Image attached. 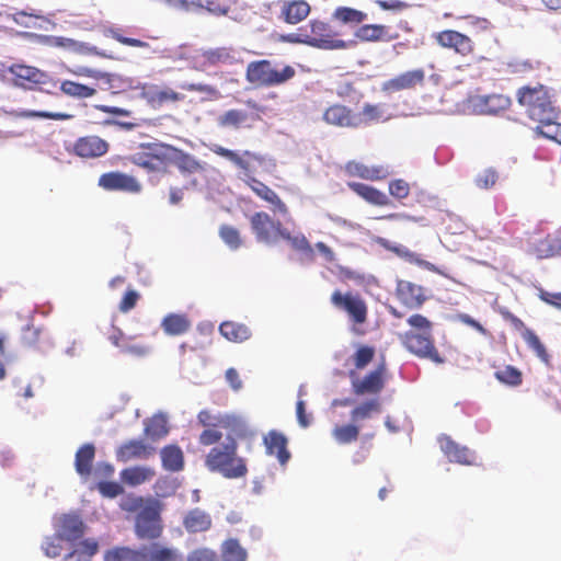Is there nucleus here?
<instances>
[{
  "instance_id": "f257e3e1",
  "label": "nucleus",
  "mask_w": 561,
  "mask_h": 561,
  "mask_svg": "<svg viewBox=\"0 0 561 561\" xmlns=\"http://www.w3.org/2000/svg\"><path fill=\"white\" fill-rule=\"evenodd\" d=\"M119 508L129 514L136 513L134 531L139 540L154 541L162 536L163 504L159 500L128 493L121 499Z\"/></svg>"
},
{
  "instance_id": "f03ea898",
  "label": "nucleus",
  "mask_w": 561,
  "mask_h": 561,
  "mask_svg": "<svg viewBox=\"0 0 561 561\" xmlns=\"http://www.w3.org/2000/svg\"><path fill=\"white\" fill-rule=\"evenodd\" d=\"M409 330L399 334L401 344L419 358L430 359L435 364L445 363L439 354L433 336V323L420 313H413L407 319Z\"/></svg>"
},
{
  "instance_id": "7ed1b4c3",
  "label": "nucleus",
  "mask_w": 561,
  "mask_h": 561,
  "mask_svg": "<svg viewBox=\"0 0 561 561\" xmlns=\"http://www.w3.org/2000/svg\"><path fill=\"white\" fill-rule=\"evenodd\" d=\"M205 466L210 472L220 473L226 479H240L248 474L247 461L238 455V442L230 435L225 443L209 449Z\"/></svg>"
},
{
  "instance_id": "20e7f679",
  "label": "nucleus",
  "mask_w": 561,
  "mask_h": 561,
  "mask_svg": "<svg viewBox=\"0 0 561 561\" xmlns=\"http://www.w3.org/2000/svg\"><path fill=\"white\" fill-rule=\"evenodd\" d=\"M516 98L528 117L537 123L558 117L549 89L543 84L524 85L517 90Z\"/></svg>"
},
{
  "instance_id": "39448f33",
  "label": "nucleus",
  "mask_w": 561,
  "mask_h": 561,
  "mask_svg": "<svg viewBox=\"0 0 561 561\" xmlns=\"http://www.w3.org/2000/svg\"><path fill=\"white\" fill-rule=\"evenodd\" d=\"M295 76L296 70L293 66L277 64L270 59L251 61L245 69V79L254 87H278Z\"/></svg>"
},
{
  "instance_id": "423d86ee",
  "label": "nucleus",
  "mask_w": 561,
  "mask_h": 561,
  "mask_svg": "<svg viewBox=\"0 0 561 561\" xmlns=\"http://www.w3.org/2000/svg\"><path fill=\"white\" fill-rule=\"evenodd\" d=\"M172 153V145L147 142L139 146V151L130 157V161L147 172H168Z\"/></svg>"
},
{
  "instance_id": "0eeeda50",
  "label": "nucleus",
  "mask_w": 561,
  "mask_h": 561,
  "mask_svg": "<svg viewBox=\"0 0 561 561\" xmlns=\"http://www.w3.org/2000/svg\"><path fill=\"white\" fill-rule=\"evenodd\" d=\"M307 27V45L323 50H344L356 45V41H344L332 26L320 20H311Z\"/></svg>"
},
{
  "instance_id": "6e6552de",
  "label": "nucleus",
  "mask_w": 561,
  "mask_h": 561,
  "mask_svg": "<svg viewBox=\"0 0 561 561\" xmlns=\"http://www.w3.org/2000/svg\"><path fill=\"white\" fill-rule=\"evenodd\" d=\"M330 301L337 311L346 314L354 330L367 322L368 306L366 300L358 293H343L340 289H335L330 297Z\"/></svg>"
},
{
  "instance_id": "1a4fd4ad",
  "label": "nucleus",
  "mask_w": 561,
  "mask_h": 561,
  "mask_svg": "<svg viewBox=\"0 0 561 561\" xmlns=\"http://www.w3.org/2000/svg\"><path fill=\"white\" fill-rule=\"evenodd\" d=\"M5 71L11 75V83L23 90H42L44 85L53 82L46 71L22 62L12 64Z\"/></svg>"
},
{
  "instance_id": "9d476101",
  "label": "nucleus",
  "mask_w": 561,
  "mask_h": 561,
  "mask_svg": "<svg viewBox=\"0 0 561 561\" xmlns=\"http://www.w3.org/2000/svg\"><path fill=\"white\" fill-rule=\"evenodd\" d=\"M352 391L357 397L379 394L388 379V368L382 359L375 369L359 377L355 371H350Z\"/></svg>"
},
{
  "instance_id": "9b49d317",
  "label": "nucleus",
  "mask_w": 561,
  "mask_h": 561,
  "mask_svg": "<svg viewBox=\"0 0 561 561\" xmlns=\"http://www.w3.org/2000/svg\"><path fill=\"white\" fill-rule=\"evenodd\" d=\"M250 226L256 241L268 245L276 243L285 229L279 220L273 219L265 211L254 213Z\"/></svg>"
},
{
  "instance_id": "f8f14e48",
  "label": "nucleus",
  "mask_w": 561,
  "mask_h": 561,
  "mask_svg": "<svg viewBox=\"0 0 561 561\" xmlns=\"http://www.w3.org/2000/svg\"><path fill=\"white\" fill-rule=\"evenodd\" d=\"M436 44L448 50H453L460 57H470L476 51V44L471 37L456 30H444L433 34Z\"/></svg>"
},
{
  "instance_id": "ddd939ff",
  "label": "nucleus",
  "mask_w": 561,
  "mask_h": 561,
  "mask_svg": "<svg viewBox=\"0 0 561 561\" xmlns=\"http://www.w3.org/2000/svg\"><path fill=\"white\" fill-rule=\"evenodd\" d=\"M137 89L140 90V98L154 110H159L169 103L184 102L185 95L172 88H160L154 83H139Z\"/></svg>"
},
{
  "instance_id": "4468645a",
  "label": "nucleus",
  "mask_w": 561,
  "mask_h": 561,
  "mask_svg": "<svg viewBox=\"0 0 561 561\" xmlns=\"http://www.w3.org/2000/svg\"><path fill=\"white\" fill-rule=\"evenodd\" d=\"M394 296L408 310L420 309L428 299L426 288L405 279L397 280Z\"/></svg>"
},
{
  "instance_id": "2eb2a0df",
  "label": "nucleus",
  "mask_w": 561,
  "mask_h": 561,
  "mask_svg": "<svg viewBox=\"0 0 561 561\" xmlns=\"http://www.w3.org/2000/svg\"><path fill=\"white\" fill-rule=\"evenodd\" d=\"M424 82L425 70L423 68H416L386 80L381 85V91L386 93H396L403 90H413L416 87H422Z\"/></svg>"
},
{
  "instance_id": "dca6fc26",
  "label": "nucleus",
  "mask_w": 561,
  "mask_h": 561,
  "mask_svg": "<svg viewBox=\"0 0 561 561\" xmlns=\"http://www.w3.org/2000/svg\"><path fill=\"white\" fill-rule=\"evenodd\" d=\"M98 184L105 191H122L131 194H138L142 188L136 178L118 171L103 173L99 178Z\"/></svg>"
},
{
  "instance_id": "f3484780",
  "label": "nucleus",
  "mask_w": 561,
  "mask_h": 561,
  "mask_svg": "<svg viewBox=\"0 0 561 561\" xmlns=\"http://www.w3.org/2000/svg\"><path fill=\"white\" fill-rule=\"evenodd\" d=\"M322 121L335 127L356 128L359 126L357 114L346 105L334 103L329 105L323 114Z\"/></svg>"
},
{
  "instance_id": "a211bd4d",
  "label": "nucleus",
  "mask_w": 561,
  "mask_h": 561,
  "mask_svg": "<svg viewBox=\"0 0 561 561\" xmlns=\"http://www.w3.org/2000/svg\"><path fill=\"white\" fill-rule=\"evenodd\" d=\"M110 145L95 135L79 137L72 145L71 152L82 159H95L107 153Z\"/></svg>"
},
{
  "instance_id": "6ab92c4d",
  "label": "nucleus",
  "mask_w": 561,
  "mask_h": 561,
  "mask_svg": "<svg viewBox=\"0 0 561 561\" xmlns=\"http://www.w3.org/2000/svg\"><path fill=\"white\" fill-rule=\"evenodd\" d=\"M154 454L156 448L141 439H129L119 445L115 450L116 460L123 463L131 460H146Z\"/></svg>"
},
{
  "instance_id": "aec40b11",
  "label": "nucleus",
  "mask_w": 561,
  "mask_h": 561,
  "mask_svg": "<svg viewBox=\"0 0 561 561\" xmlns=\"http://www.w3.org/2000/svg\"><path fill=\"white\" fill-rule=\"evenodd\" d=\"M506 319L511 322V324L520 332L523 340L526 342L528 347L533 350L536 356L547 366H550V355L546 350L545 345L538 337V335L530 329L526 328L523 320L518 317L507 313Z\"/></svg>"
},
{
  "instance_id": "412c9836",
  "label": "nucleus",
  "mask_w": 561,
  "mask_h": 561,
  "mask_svg": "<svg viewBox=\"0 0 561 561\" xmlns=\"http://www.w3.org/2000/svg\"><path fill=\"white\" fill-rule=\"evenodd\" d=\"M197 422L205 428H231L237 435H241L243 427V423L238 417L229 414H213L209 410L199 411Z\"/></svg>"
},
{
  "instance_id": "4be33fe9",
  "label": "nucleus",
  "mask_w": 561,
  "mask_h": 561,
  "mask_svg": "<svg viewBox=\"0 0 561 561\" xmlns=\"http://www.w3.org/2000/svg\"><path fill=\"white\" fill-rule=\"evenodd\" d=\"M67 543V552L61 561H91L100 548L98 540L94 538H85Z\"/></svg>"
},
{
  "instance_id": "5701e85b",
  "label": "nucleus",
  "mask_w": 561,
  "mask_h": 561,
  "mask_svg": "<svg viewBox=\"0 0 561 561\" xmlns=\"http://www.w3.org/2000/svg\"><path fill=\"white\" fill-rule=\"evenodd\" d=\"M263 444L266 454L268 456H275L282 466L286 465L290 459V453L287 449L288 440L283 433L276 430L268 431L263 437Z\"/></svg>"
},
{
  "instance_id": "b1692460",
  "label": "nucleus",
  "mask_w": 561,
  "mask_h": 561,
  "mask_svg": "<svg viewBox=\"0 0 561 561\" xmlns=\"http://www.w3.org/2000/svg\"><path fill=\"white\" fill-rule=\"evenodd\" d=\"M442 451L450 462L460 465H472L474 460L473 453L466 446H460L448 435H442L438 438Z\"/></svg>"
},
{
  "instance_id": "393cba45",
  "label": "nucleus",
  "mask_w": 561,
  "mask_h": 561,
  "mask_svg": "<svg viewBox=\"0 0 561 561\" xmlns=\"http://www.w3.org/2000/svg\"><path fill=\"white\" fill-rule=\"evenodd\" d=\"M199 58L203 68L229 66L237 61L234 49L227 46L204 49Z\"/></svg>"
},
{
  "instance_id": "a878e982",
  "label": "nucleus",
  "mask_w": 561,
  "mask_h": 561,
  "mask_svg": "<svg viewBox=\"0 0 561 561\" xmlns=\"http://www.w3.org/2000/svg\"><path fill=\"white\" fill-rule=\"evenodd\" d=\"M249 187L263 201L267 202L273 206L272 210L283 216L288 214L287 205L279 198V196L266 184L259 181L253 176H249L247 180Z\"/></svg>"
},
{
  "instance_id": "bb28decb",
  "label": "nucleus",
  "mask_w": 561,
  "mask_h": 561,
  "mask_svg": "<svg viewBox=\"0 0 561 561\" xmlns=\"http://www.w3.org/2000/svg\"><path fill=\"white\" fill-rule=\"evenodd\" d=\"M354 36L359 42H390L399 37L398 33L389 34V27L383 24H364L359 26Z\"/></svg>"
},
{
  "instance_id": "cd10ccee",
  "label": "nucleus",
  "mask_w": 561,
  "mask_h": 561,
  "mask_svg": "<svg viewBox=\"0 0 561 561\" xmlns=\"http://www.w3.org/2000/svg\"><path fill=\"white\" fill-rule=\"evenodd\" d=\"M213 151L227 160L231 161L238 168L242 169L245 173L252 172V163L259 162L262 163L264 158L251 151H244L242 156L238 154L236 151L227 149L221 146H216Z\"/></svg>"
},
{
  "instance_id": "c85d7f7f",
  "label": "nucleus",
  "mask_w": 561,
  "mask_h": 561,
  "mask_svg": "<svg viewBox=\"0 0 561 561\" xmlns=\"http://www.w3.org/2000/svg\"><path fill=\"white\" fill-rule=\"evenodd\" d=\"M512 104L508 96L504 94L479 95L474 99V106L482 114L495 115L506 111Z\"/></svg>"
},
{
  "instance_id": "c756f323",
  "label": "nucleus",
  "mask_w": 561,
  "mask_h": 561,
  "mask_svg": "<svg viewBox=\"0 0 561 561\" xmlns=\"http://www.w3.org/2000/svg\"><path fill=\"white\" fill-rule=\"evenodd\" d=\"M175 165L181 174L191 175L204 171L202 163L191 153L172 146L170 165Z\"/></svg>"
},
{
  "instance_id": "7c9ffc66",
  "label": "nucleus",
  "mask_w": 561,
  "mask_h": 561,
  "mask_svg": "<svg viewBox=\"0 0 561 561\" xmlns=\"http://www.w3.org/2000/svg\"><path fill=\"white\" fill-rule=\"evenodd\" d=\"M310 4L305 0L284 1L280 7V18L287 24H298L310 14Z\"/></svg>"
},
{
  "instance_id": "2f4dec72",
  "label": "nucleus",
  "mask_w": 561,
  "mask_h": 561,
  "mask_svg": "<svg viewBox=\"0 0 561 561\" xmlns=\"http://www.w3.org/2000/svg\"><path fill=\"white\" fill-rule=\"evenodd\" d=\"M345 171L351 176H357L370 181L382 180L388 175L387 170L382 165L368 167L355 161L346 163Z\"/></svg>"
},
{
  "instance_id": "473e14b6",
  "label": "nucleus",
  "mask_w": 561,
  "mask_h": 561,
  "mask_svg": "<svg viewBox=\"0 0 561 561\" xmlns=\"http://www.w3.org/2000/svg\"><path fill=\"white\" fill-rule=\"evenodd\" d=\"M119 476L124 484L137 486L151 481L156 476V471L147 466H134L123 469Z\"/></svg>"
},
{
  "instance_id": "72a5a7b5",
  "label": "nucleus",
  "mask_w": 561,
  "mask_h": 561,
  "mask_svg": "<svg viewBox=\"0 0 561 561\" xmlns=\"http://www.w3.org/2000/svg\"><path fill=\"white\" fill-rule=\"evenodd\" d=\"M148 561H185L183 553L172 546L152 542L147 546Z\"/></svg>"
},
{
  "instance_id": "f704fd0d",
  "label": "nucleus",
  "mask_w": 561,
  "mask_h": 561,
  "mask_svg": "<svg viewBox=\"0 0 561 561\" xmlns=\"http://www.w3.org/2000/svg\"><path fill=\"white\" fill-rule=\"evenodd\" d=\"M347 186L358 196L373 205L386 206L390 204L388 196L373 186L357 182H350L347 183Z\"/></svg>"
},
{
  "instance_id": "c9c22d12",
  "label": "nucleus",
  "mask_w": 561,
  "mask_h": 561,
  "mask_svg": "<svg viewBox=\"0 0 561 561\" xmlns=\"http://www.w3.org/2000/svg\"><path fill=\"white\" fill-rule=\"evenodd\" d=\"M161 328L168 335H182L190 330L191 320L184 313H169L162 319Z\"/></svg>"
},
{
  "instance_id": "e433bc0d",
  "label": "nucleus",
  "mask_w": 561,
  "mask_h": 561,
  "mask_svg": "<svg viewBox=\"0 0 561 561\" xmlns=\"http://www.w3.org/2000/svg\"><path fill=\"white\" fill-rule=\"evenodd\" d=\"M84 524L83 522L75 515H65L61 518L60 531L61 535L67 542L79 541L84 534Z\"/></svg>"
},
{
  "instance_id": "4c0bfd02",
  "label": "nucleus",
  "mask_w": 561,
  "mask_h": 561,
  "mask_svg": "<svg viewBox=\"0 0 561 561\" xmlns=\"http://www.w3.org/2000/svg\"><path fill=\"white\" fill-rule=\"evenodd\" d=\"M95 457V447L91 443L82 445L76 453L75 467L81 477L90 476Z\"/></svg>"
},
{
  "instance_id": "58836bf2",
  "label": "nucleus",
  "mask_w": 561,
  "mask_h": 561,
  "mask_svg": "<svg viewBox=\"0 0 561 561\" xmlns=\"http://www.w3.org/2000/svg\"><path fill=\"white\" fill-rule=\"evenodd\" d=\"M183 526L188 533L206 531L211 526V518L204 511L194 508L185 515Z\"/></svg>"
},
{
  "instance_id": "ea45409f",
  "label": "nucleus",
  "mask_w": 561,
  "mask_h": 561,
  "mask_svg": "<svg viewBox=\"0 0 561 561\" xmlns=\"http://www.w3.org/2000/svg\"><path fill=\"white\" fill-rule=\"evenodd\" d=\"M105 561H148L147 560V546L140 550L130 549L128 547H116L106 551L104 556Z\"/></svg>"
},
{
  "instance_id": "a19ab883",
  "label": "nucleus",
  "mask_w": 561,
  "mask_h": 561,
  "mask_svg": "<svg viewBox=\"0 0 561 561\" xmlns=\"http://www.w3.org/2000/svg\"><path fill=\"white\" fill-rule=\"evenodd\" d=\"M161 461L165 470L176 472L184 468V455L176 445H168L161 449Z\"/></svg>"
},
{
  "instance_id": "79ce46f5",
  "label": "nucleus",
  "mask_w": 561,
  "mask_h": 561,
  "mask_svg": "<svg viewBox=\"0 0 561 561\" xmlns=\"http://www.w3.org/2000/svg\"><path fill=\"white\" fill-rule=\"evenodd\" d=\"M219 331L228 341L242 343L251 336L250 329L242 323L225 321L219 325Z\"/></svg>"
},
{
  "instance_id": "37998d69",
  "label": "nucleus",
  "mask_w": 561,
  "mask_h": 561,
  "mask_svg": "<svg viewBox=\"0 0 561 561\" xmlns=\"http://www.w3.org/2000/svg\"><path fill=\"white\" fill-rule=\"evenodd\" d=\"M381 411V403L379 399L373 398L357 404L351 411V420L354 424L360 421L370 419L374 414H378Z\"/></svg>"
},
{
  "instance_id": "c03bdc74",
  "label": "nucleus",
  "mask_w": 561,
  "mask_h": 561,
  "mask_svg": "<svg viewBox=\"0 0 561 561\" xmlns=\"http://www.w3.org/2000/svg\"><path fill=\"white\" fill-rule=\"evenodd\" d=\"M221 561H247L248 552L236 538H229L221 545Z\"/></svg>"
},
{
  "instance_id": "a18cd8bd",
  "label": "nucleus",
  "mask_w": 561,
  "mask_h": 561,
  "mask_svg": "<svg viewBox=\"0 0 561 561\" xmlns=\"http://www.w3.org/2000/svg\"><path fill=\"white\" fill-rule=\"evenodd\" d=\"M332 18L342 24H360L367 19V14L350 7H337Z\"/></svg>"
},
{
  "instance_id": "49530a36",
  "label": "nucleus",
  "mask_w": 561,
  "mask_h": 561,
  "mask_svg": "<svg viewBox=\"0 0 561 561\" xmlns=\"http://www.w3.org/2000/svg\"><path fill=\"white\" fill-rule=\"evenodd\" d=\"M60 91L68 96L77 99H88L96 93L94 88L71 80L61 81Z\"/></svg>"
},
{
  "instance_id": "de8ad7c7",
  "label": "nucleus",
  "mask_w": 561,
  "mask_h": 561,
  "mask_svg": "<svg viewBox=\"0 0 561 561\" xmlns=\"http://www.w3.org/2000/svg\"><path fill=\"white\" fill-rule=\"evenodd\" d=\"M332 435L339 444H351L358 439L359 426L354 423L336 425L332 431Z\"/></svg>"
},
{
  "instance_id": "09e8293b",
  "label": "nucleus",
  "mask_w": 561,
  "mask_h": 561,
  "mask_svg": "<svg viewBox=\"0 0 561 561\" xmlns=\"http://www.w3.org/2000/svg\"><path fill=\"white\" fill-rule=\"evenodd\" d=\"M494 377L500 382L511 386V387H517V386L522 385V382H523L522 371L512 365H506L503 368L497 369L494 373Z\"/></svg>"
},
{
  "instance_id": "8fccbe9b",
  "label": "nucleus",
  "mask_w": 561,
  "mask_h": 561,
  "mask_svg": "<svg viewBox=\"0 0 561 561\" xmlns=\"http://www.w3.org/2000/svg\"><path fill=\"white\" fill-rule=\"evenodd\" d=\"M168 432L167 420L162 415H154L146 423L145 434L153 440L164 437Z\"/></svg>"
},
{
  "instance_id": "3c124183",
  "label": "nucleus",
  "mask_w": 561,
  "mask_h": 561,
  "mask_svg": "<svg viewBox=\"0 0 561 561\" xmlns=\"http://www.w3.org/2000/svg\"><path fill=\"white\" fill-rule=\"evenodd\" d=\"M383 106L380 104L366 103L357 114L359 126L379 122L383 116Z\"/></svg>"
},
{
  "instance_id": "603ef678",
  "label": "nucleus",
  "mask_w": 561,
  "mask_h": 561,
  "mask_svg": "<svg viewBox=\"0 0 561 561\" xmlns=\"http://www.w3.org/2000/svg\"><path fill=\"white\" fill-rule=\"evenodd\" d=\"M557 118H549L547 122H538L537 134L561 145V124Z\"/></svg>"
},
{
  "instance_id": "864d4df0",
  "label": "nucleus",
  "mask_w": 561,
  "mask_h": 561,
  "mask_svg": "<svg viewBox=\"0 0 561 561\" xmlns=\"http://www.w3.org/2000/svg\"><path fill=\"white\" fill-rule=\"evenodd\" d=\"M65 543L67 540L59 534L46 537L42 543V549L46 557L57 558L65 550Z\"/></svg>"
},
{
  "instance_id": "5fc2aeb1",
  "label": "nucleus",
  "mask_w": 561,
  "mask_h": 561,
  "mask_svg": "<svg viewBox=\"0 0 561 561\" xmlns=\"http://www.w3.org/2000/svg\"><path fill=\"white\" fill-rule=\"evenodd\" d=\"M332 272L336 276V278L344 284L352 282L354 284L360 285L366 279L364 273H360L359 271L353 270L347 266H343L341 264H336Z\"/></svg>"
},
{
  "instance_id": "6e6d98bb",
  "label": "nucleus",
  "mask_w": 561,
  "mask_h": 561,
  "mask_svg": "<svg viewBox=\"0 0 561 561\" xmlns=\"http://www.w3.org/2000/svg\"><path fill=\"white\" fill-rule=\"evenodd\" d=\"M248 117L249 115L247 112L233 108L220 115L218 118V124L222 127L239 128L240 126L244 125V123L248 121Z\"/></svg>"
},
{
  "instance_id": "4d7b16f0",
  "label": "nucleus",
  "mask_w": 561,
  "mask_h": 561,
  "mask_svg": "<svg viewBox=\"0 0 561 561\" xmlns=\"http://www.w3.org/2000/svg\"><path fill=\"white\" fill-rule=\"evenodd\" d=\"M104 35L106 37H111L122 45L137 47V48H148L149 44L145 41L127 37L122 34V28L119 27H108L104 31Z\"/></svg>"
},
{
  "instance_id": "13d9d810",
  "label": "nucleus",
  "mask_w": 561,
  "mask_h": 561,
  "mask_svg": "<svg viewBox=\"0 0 561 561\" xmlns=\"http://www.w3.org/2000/svg\"><path fill=\"white\" fill-rule=\"evenodd\" d=\"M376 350L370 345H359L352 356L353 364L356 369H364L373 362Z\"/></svg>"
},
{
  "instance_id": "bf43d9fd",
  "label": "nucleus",
  "mask_w": 561,
  "mask_h": 561,
  "mask_svg": "<svg viewBox=\"0 0 561 561\" xmlns=\"http://www.w3.org/2000/svg\"><path fill=\"white\" fill-rule=\"evenodd\" d=\"M13 116L19 118H45V119H54V121H66L71 117V115L66 113H54V112H45V111H20L12 112Z\"/></svg>"
},
{
  "instance_id": "052dcab7",
  "label": "nucleus",
  "mask_w": 561,
  "mask_h": 561,
  "mask_svg": "<svg viewBox=\"0 0 561 561\" xmlns=\"http://www.w3.org/2000/svg\"><path fill=\"white\" fill-rule=\"evenodd\" d=\"M73 53L79 55H92L98 56L105 59H116L113 53H107L105 50H100L96 46L90 45L84 42H78L75 39Z\"/></svg>"
},
{
  "instance_id": "680f3d73",
  "label": "nucleus",
  "mask_w": 561,
  "mask_h": 561,
  "mask_svg": "<svg viewBox=\"0 0 561 561\" xmlns=\"http://www.w3.org/2000/svg\"><path fill=\"white\" fill-rule=\"evenodd\" d=\"M219 236L224 242L232 250L241 247L242 240L238 229L229 225H222L219 229Z\"/></svg>"
},
{
  "instance_id": "e2e57ef3",
  "label": "nucleus",
  "mask_w": 561,
  "mask_h": 561,
  "mask_svg": "<svg viewBox=\"0 0 561 561\" xmlns=\"http://www.w3.org/2000/svg\"><path fill=\"white\" fill-rule=\"evenodd\" d=\"M280 239L288 241L295 250L308 253L312 252V248L304 234L291 236L290 232L285 228Z\"/></svg>"
},
{
  "instance_id": "0e129e2a",
  "label": "nucleus",
  "mask_w": 561,
  "mask_h": 561,
  "mask_svg": "<svg viewBox=\"0 0 561 561\" xmlns=\"http://www.w3.org/2000/svg\"><path fill=\"white\" fill-rule=\"evenodd\" d=\"M41 42L48 47L61 48L69 51H72L75 45V39L64 36L45 35L42 36Z\"/></svg>"
},
{
  "instance_id": "69168bd1",
  "label": "nucleus",
  "mask_w": 561,
  "mask_h": 561,
  "mask_svg": "<svg viewBox=\"0 0 561 561\" xmlns=\"http://www.w3.org/2000/svg\"><path fill=\"white\" fill-rule=\"evenodd\" d=\"M181 89L190 92L204 93L209 95L211 99H218L220 96V93L216 87L202 82L183 83L181 84Z\"/></svg>"
},
{
  "instance_id": "338daca9",
  "label": "nucleus",
  "mask_w": 561,
  "mask_h": 561,
  "mask_svg": "<svg viewBox=\"0 0 561 561\" xmlns=\"http://www.w3.org/2000/svg\"><path fill=\"white\" fill-rule=\"evenodd\" d=\"M499 179V175L495 170L493 169H486L480 172L476 176V185L480 188L488 190L495 185L496 181Z\"/></svg>"
},
{
  "instance_id": "774afa93",
  "label": "nucleus",
  "mask_w": 561,
  "mask_h": 561,
  "mask_svg": "<svg viewBox=\"0 0 561 561\" xmlns=\"http://www.w3.org/2000/svg\"><path fill=\"white\" fill-rule=\"evenodd\" d=\"M187 561H218V554L209 548H197L188 553Z\"/></svg>"
}]
</instances>
